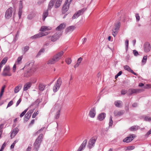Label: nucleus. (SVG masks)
<instances>
[{
	"instance_id": "f257e3e1",
	"label": "nucleus",
	"mask_w": 151,
	"mask_h": 151,
	"mask_svg": "<svg viewBox=\"0 0 151 151\" xmlns=\"http://www.w3.org/2000/svg\"><path fill=\"white\" fill-rule=\"evenodd\" d=\"M50 29H48V27L45 26H42L40 29L41 32L32 36L30 38L32 39H36L37 38H40L44 36L47 35L49 33V32H46L47 30H50Z\"/></svg>"
},
{
	"instance_id": "f03ea898",
	"label": "nucleus",
	"mask_w": 151,
	"mask_h": 151,
	"mask_svg": "<svg viewBox=\"0 0 151 151\" xmlns=\"http://www.w3.org/2000/svg\"><path fill=\"white\" fill-rule=\"evenodd\" d=\"M64 52L61 51L55 55L52 58L50 59L47 61L48 64H52L59 61L60 59Z\"/></svg>"
},
{
	"instance_id": "7ed1b4c3",
	"label": "nucleus",
	"mask_w": 151,
	"mask_h": 151,
	"mask_svg": "<svg viewBox=\"0 0 151 151\" xmlns=\"http://www.w3.org/2000/svg\"><path fill=\"white\" fill-rule=\"evenodd\" d=\"M120 23L119 22H117L115 23L114 27L112 30V35L115 37L118 32L120 26Z\"/></svg>"
},
{
	"instance_id": "20e7f679",
	"label": "nucleus",
	"mask_w": 151,
	"mask_h": 151,
	"mask_svg": "<svg viewBox=\"0 0 151 151\" xmlns=\"http://www.w3.org/2000/svg\"><path fill=\"white\" fill-rule=\"evenodd\" d=\"M43 134H40L37 138L36 139L34 144L35 148L37 150L39 149L40 146L42 141Z\"/></svg>"
},
{
	"instance_id": "39448f33",
	"label": "nucleus",
	"mask_w": 151,
	"mask_h": 151,
	"mask_svg": "<svg viewBox=\"0 0 151 151\" xmlns=\"http://www.w3.org/2000/svg\"><path fill=\"white\" fill-rule=\"evenodd\" d=\"M62 83L61 79L60 78H59L53 88V90L54 92H56L58 90Z\"/></svg>"
},
{
	"instance_id": "423d86ee",
	"label": "nucleus",
	"mask_w": 151,
	"mask_h": 151,
	"mask_svg": "<svg viewBox=\"0 0 151 151\" xmlns=\"http://www.w3.org/2000/svg\"><path fill=\"white\" fill-rule=\"evenodd\" d=\"M62 32H57L54 35L52 36L51 38L52 41L54 42L58 39L60 37L61 35Z\"/></svg>"
},
{
	"instance_id": "0eeeda50",
	"label": "nucleus",
	"mask_w": 151,
	"mask_h": 151,
	"mask_svg": "<svg viewBox=\"0 0 151 151\" xmlns=\"http://www.w3.org/2000/svg\"><path fill=\"white\" fill-rule=\"evenodd\" d=\"M2 75L4 76H11L12 73L10 72V68L9 66H6L2 73Z\"/></svg>"
},
{
	"instance_id": "6e6552de",
	"label": "nucleus",
	"mask_w": 151,
	"mask_h": 151,
	"mask_svg": "<svg viewBox=\"0 0 151 151\" xmlns=\"http://www.w3.org/2000/svg\"><path fill=\"white\" fill-rule=\"evenodd\" d=\"M85 11L84 8H83L81 10L78 11L77 12H76L73 15L72 18L73 19H74L77 18L80 15L82 14Z\"/></svg>"
},
{
	"instance_id": "1a4fd4ad",
	"label": "nucleus",
	"mask_w": 151,
	"mask_h": 151,
	"mask_svg": "<svg viewBox=\"0 0 151 151\" xmlns=\"http://www.w3.org/2000/svg\"><path fill=\"white\" fill-rule=\"evenodd\" d=\"M144 50L145 52H149L151 50V46L149 42H146L143 45Z\"/></svg>"
},
{
	"instance_id": "9d476101",
	"label": "nucleus",
	"mask_w": 151,
	"mask_h": 151,
	"mask_svg": "<svg viewBox=\"0 0 151 151\" xmlns=\"http://www.w3.org/2000/svg\"><path fill=\"white\" fill-rule=\"evenodd\" d=\"M70 4V3L69 2L65 1L62 8V12L63 14L65 13L68 10L69 8Z\"/></svg>"
},
{
	"instance_id": "9b49d317",
	"label": "nucleus",
	"mask_w": 151,
	"mask_h": 151,
	"mask_svg": "<svg viewBox=\"0 0 151 151\" xmlns=\"http://www.w3.org/2000/svg\"><path fill=\"white\" fill-rule=\"evenodd\" d=\"M136 136L134 134H131L129 136L125 139L123 140V141L124 142H126L127 143H129L132 141L134 138Z\"/></svg>"
},
{
	"instance_id": "f8f14e48",
	"label": "nucleus",
	"mask_w": 151,
	"mask_h": 151,
	"mask_svg": "<svg viewBox=\"0 0 151 151\" xmlns=\"http://www.w3.org/2000/svg\"><path fill=\"white\" fill-rule=\"evenodd\" d=\"M142 91L141 89L130 88L128 90V92L129 95H132L133 93H139Z\"/></svg>"
},
{
	"instance_id": "ddd939ff",
	"label": "nucleus",
	"mask_w": 151,
	"mask_h": 151,
	"mask_svg": "<svg viewBox=\"0 0 151 151\" xmlns=\"http://www.w3.org/2000/svg\"><path fill=\"white\" fill-rule=\"evenodd\" d=\"M12 7H10L6 11L5 15L6 19H9L12 17Z\"/></svg>"
},
{
	"instance_id": "4468645a",
	"label": "nucleus",
	"mask_w": 151,
	"mask_h": 151,
	"mask_svg": "<svg viewBox=\"0 0 151 151\" xmlns=\"http://www.w3.org/2000/svg\"><path fill=\"white\" fill-rule=\"evenodd\" d=\"M96 141V139H93V138H91L88 141V147L90 149L92 148L94 146Z\"/></svg>"
},
{
	"instance_id": "2eb2a0df",
	"label": "nucleus",
	"mask_w": 151,
	"mask_h": 151,
	"mask_svg": "<svg viewBox=\"0 0 151 151\" xmlns=\"http://www.w3.org/2000/svg\"><path fill=\"white\" fill-rule=\"evenodd\" d=\"M96 113V108L93 107L90 110L89 113V115L91 118H93L95 117Z\"/></svg>"
},
{
	"instance_id": "dca6fc26",
	"label": "nucleus",
	"mask_w": 151,
	"mask_h": 151,
	"mask_svg": "<svg viewBox=\"0 0 151 151\" xmlns=\"http://www.w3.org/2000/svg\"><path fill=\"white\" fill-rule=\"evenodd\" d=\"M66 27V24L64 23L61 24L55 29L57 32H62V30L64 29Z\"/></svg>"
},
{
	"instance_id": "f3484780",
	"label": "nucleus",
	"mask_w": 151,
	"mask_h": 151,
	"mask_svg": "<svg viewBox=\"0 0 151 151\" xmlns=\"http://www.w3.org/2000/svg\"><path fill=\"white\" fill-rule=\"evenodd\" d=\"M87 139H86L84 140L79 147L77 151H81L83 149H84L87 144Z\"/></svg>"
},
{
	"instance_id": "a211bd4d",
	"label": "nucleus",
	"mask_w": 151,
	"mask_h": 151,
	"mask_svg": "<svg viewBox=\"0 0 151 151\" xmlns=\"http://www.w3.org/2000/svg\"><path fill=\"white\" fill-rule=\"evenodd\" d=\"M32 86V83L30 82H28L26 83L24 86L23 90V91H26L28 89H29Z\"/></svg>"
},
{
	"instance_id": "6ab92c4d",
	"label": "nucleus",
	"mask_w": 151,
	"mask_h": 151,
	"mask_svg": "<svg viewBox=\"0 0 151 151\" xmlns=\"http://www.w3.org/2000/svg\"><path fill=\"white\" fill-rule=\"evenodd\" d=\"M106 114L104 113H102L99 114L97 117V119L101 121L103 120L106 117Z\"/></svg>"
},
{
	"instance_id": "aec40b11",
	"label": "nucleus",
	"mask_w": 151,
	"mask_h": 151,
	"mask_svg": "<svg viewBox=\"0 0 151 151\" xmlns=\"http://www.w3.org/2000/svg\"><path fill=\"white\" fill-rule=\"evenodd\" d=\"M75 28V27L73 26H70L67 28L65 30V32L67 33L68 32H72Z\"/></svg>"
},
{
	"instance_id": "412c9836",
	"label": "nucleus",
	"mask_w": 151,
	"mask_h": 151,
	"mask_svg": "<svg viewBox=\"0 0 151 151\" xmlns=\"http://www.w3.org/2000/svg\"><path fill=\"white\" fill-rule=\"evenodd\" d=\"M18 129L17 128H15L13 129L11 134V138H13L18 133Z\"/></svg>"
},
{
	"instance_id": "4be33fe9",
	"label": "nucleus",
	"mask_w": 151,
	"mask_h": 151,
	"mask_svg": "<svg viewBox=\"0 0 151 151\" xmlns=\"http://www.w3.org/2000/svg\"><path fill=\"white\" fill-rule=\"evenodd\" d=\"M124 113V110H120L119 111H115L114 112V114L115 116H120L122 115Z\"/></svg>"
},
{
	"instance_id": "5701e85b",
	"label": "nucleus",
	"mask_w": 151,
	"mask_h": 151,
	"mask_svg": "<svg viewBox=\"0 0 151 151\" xmlns=\"http://www.w3.org/2000/svg\"><path fill=\"white\" fill-rule=\"evenodd\" d=\"M56 0H51L50 2L48 7L47 10H50L53 7L54 3Z\"/></svg>"
},
{
	"instance_id": "b1692460",
	"label": "nucleus",
	"mask_w": 151,
	"mask_h": 151,
	"mask_svg": "<svg viewBox=\"0 0 151 151\" xmlns=\"http://www.w3.org/2000/svg\"><path fill=\"white\" fill-rule=\"evenodd\" d=\"M22 87V85L21 84H19L17 86H16L14 89V91L15 93H17L19 92Z\"/></svg>"
},
{
	"instance_id": "393cba45",
	"label": "nucleus",
	"mask_w": 151,
	"mask_h": 151,
	"mask_svg": "<svg viewBox=\"0 0 151 151\" xmlns=\"http://www.w3.org/2000/svg\"><path fill=\"white\" fill-rule=\"evenodd\" d=\"M122 102L120 101H116L114 102V105L117 107L120 108L122 107Z\"/></svg>"
},
{
	"instance_id": "a878e982",
	"label": "nucleus",
	"mask_w": 151,
	"mask_h": 151,
	"mask_svg": "<svg viewBox=\"0 0 151 151\" xmlns=\"http://www.w3.org/2000/svg\"><path fill=\"white\" fill-rule=\"evenodd\" d=\"M48 10H46L44 11L42 15V19L44 21L45 20V18L48 15Z\"/></svg>"
},
{
	"instance_id": "bb28decb",
	"label": "nucleus",
	"mask_w": 151,
	"mask_h": 151,
	"mask_svg": "<svg viewBox=\"0 0 151 151\" xmlns=\"http://www.w3.org/2000/svg\"><path fill=\"white\" fill-rule=\"evenodd\" d=\"M45 87V86L42 83H40L38 86V88L40 91H43Z\"/></svg>"
},
{
	"instance_id": "cd10ccee",
	"label": "nucleus",
	"mask_w": 151,
	"mask_h": 151,
	"mask_svg": "<svg viewBox=\"0 0 151 151\" xmlns=\"http://www.w3.org/2000/svg\"><path fill=\"white\" fill-rule=\"evenodd\" d=\"M32 68H31L27 72H25L24 73V76L26 77H29L32 74Z\"/></svg>"
},
{
	"instance_id": "c85d7f7f",
	"label": "nucleus",
	"mask_w": 151,
	"mask_h": 151,
	"mask_svg": "<svg viewBox=\"0 0 151 151\" xmlns=\"http://www.w3.org/2000/svg\"><path fill=\"white\" fill-rule=\"evenodd\" d=\"M62 0H57L55 3V8H58L60 7L61 4Z\"/></svg>"
},
{
	"instance_id": "c756f323",
	"label": "nucleus",
	"mask_w": 151,
	"mask_h": 151,
	"mask_svg": "<svg viewBox=\"0 0 151 151\" xmlns=\"http://www.w3.org/2000/svg\"><path fill=\"white\" fill-rule=\"evenodd\" d=\"M7 60V57L4 58L0 63V66L1 67V65L2 66L3 64L4 65L6 62Z\"/></svg>"
},
{
	"instance_id": "7c9ffc66",
	"label": "nucleus",
	"mask_w": 151,
	"mask_h": 151,
	"mask_svg": "<svg viewBox=\"0 0 151 151\" xmlns=\"http://www.w3.org/2000/svg\"><path fill=\"white\" fill-rule=\"evenodd\" d=\"M60 112V110H58L55 116V118L56 119H58L59 118Z\"/></svg>"
},
{
	"instance_id": "2f4dec72",
	"label": "nucleus",
	"mask_w": 151,
	"mask_h": 151,
	"mask_svg": "<svg viewBox=\"0 0 151 151\" xmlns=\"http://www.w3.org/2000/svg\"><path fill=\"white\" fill-rule=\"evenodd\" d=\"M138 126H133L130 128V129L131 131H136L138 129Z\"/></svg>"
},
{
	"instance_id": "473e14b6",
	"label": "nucleus",
	"mask_w": 151,
	"mask_h": 151,
	"mask_svg": "<svg viewBox=\"0 0 151 151\" xmlns=\"http://www.w3.org/2000/svg\"><path fill=\"white\" fill-rule=\"evenodd\" d=\"M5 88V86L4 85L1 88V91L0 93V97H1L4 92V89Z\"/></svg>"
},
{
	"instance_id": "72a5a7b5",
	"label": "nucleus",
	"mask_w": 151,
	"mask_h": 151,
	"mask_svg": "<svg viewBox=\"0 0 151 151\" xmlns=\"http://www.w3.org/2000/svg\"><path fill=\"white\" fill-rule=\"evenodd\" d=\"M124 69L127 71L130 72L132 69L128 65H126L124 66Z\"/></svg>"
},
{
	"instance_id": "f704fd0d",
	"label": "nucleus",
	"mask_w": 151,
	"mask_h": 151,
	"mask_svg": "<svg viewBox=\"0 0 151 151\" xmlns=\"http://www.w3.org/2000/svg\"><path fill=\"white\" fill-rule=\"evenodd\" d=\"M147 59V55L143 57V59L142 60V63L144 65L146 62Z\"/></svg>"
},
{
	"instance_id": "c9c22d12",
	"label": "nucleus",
	"mask_w": 151,
	"mask_h": 151,
	"mask_svg": "<svg viewBox=\"0 0 151 151\" xmlns=\"http://www.w3.org/2000/svg\"><path fill=\"white\" fill-rule=\"evenodd\" d=\"M35 17V14L33 13L29 14L27 17V18L29 19H32Z\"/></svg>"
},
{
	"instance_id": "e433bc0d",
	"label": "nucleus",
	"mask_w": 151,
	"mask_h": 151,
	"mask_svg": "<svg viewBox=\"0 0 151 151\" xmlns=\"http://www.w3.org/2000/svg\"><path fill=\"white\" fill-rule=\"evenodd\" d=\"M28 109H25L23 112H22L20 115V117H22L27 112Z\"/></svg>"
},
{
	"instance_id": "4c0bfd02",
	"label": "nucleus",
	"mask_w": 151,
	"mask_h": 151,
	"mask_svg": "<svg viewBox=\"0 0 151 151\" xmlns=\"http://www.w3.org/2000/svg\"><path fill=\"white\" fill-rule=\"evenodd\" d=\"M65 61L69 65L71 63L72 60L70 58H68L65 60Z\"/></svg>"
},
{
	"instance_id": "58836bf2",
	"label": "nucleus",
	"mask_w": 151,
	"mask_h": 151,
	"mask_svg": "<svg viewBox=\"0 0 151 151\" xmlns=\"http://www.w3.org/2000/svg\"><path fill=\"white\" fill-rule=\"evenodd\" d=\"M144 120L146 121H151V117H149V116H145L144 118Z\"/></svg>"
},
{
	"instance_id": "ea45409f",
	"label": "nucleus",
	"mask_w": 151,
	"mask_h": 151,
	"mask_svg": "<svg viewBox=\"0 0 151 151\" xmlns=\"http://www.w3.org/2000/svg\"><path fill=\"white\" fill-rule=\"evenodd\" d=\"M31 116V114H30V113H29V111L25 115V116L29 119L30 118Z\"/></svg>"
},
{
	"instance_id": "a19ab883",
	"label": "nucleus",
	"mask_w": 151,
	"mask_h": 151,
	"mask_svg": "<svg viewBox=\"0 0 151 151\" xmlns=\"http://www.w3.org/2000/svg\"><path fill=\"white\" fill-rule=\"evenodd\" d=\"M45 50L44 48H42L39 52L37 55V56L40 55L41 54V53L42 52H43L45 51Z\"/></svg>"
},
{
	"instance_id": "79ce46f5",
	"label": "nucleus",
	"mask_w": 151,
	"mask_h": 151,
	"mask_svg": "<svg viewBox=\"0 0 151 151\" xmlns=\"http://www.w3.org/2000/svg\"><path fill=\"white\" fill-rule=\"evenodd\" d=\"M112 117L111 116L109 119V126H111L113 124V121L112 120Z\"/></svg>"
},
{
	"instance_id": "37998d69",
	"label": "nucleus",
	"mask_w": 151,
	"mask_h": 151,
	"mask_svg": "<svg viewBox=\"0 0 151 151\" xmlns=\"http://www.w3.org/2000/svg\"><path fill=\"white\" fill-rule=\"evenodd\" d=\"M45 128V127H44L42 128L41 129L38 130L37 132L35 133L36 135H37L38 134H39L41 133L42 131Z\"/></svg>"
},
{
	"instance_id": "c03bdc74",
	"label": "nucleus",
	"mask_w": 151,
	"mask_h": 151,
	"mask_svg": "<svg viewBox=\"0 0 151 151\" xmlns=\"http://www.w3.org/2000/svg\"><path fill=\"white\" fill-rule=\"evenodd\" d=\"M125 45H126V50H127L128 47L129 45V41L127 40H126L125 42Z\"/></svg>"
},
{
	"instance_id": "a18cd8bd",
	"label": "nucleus",
	"mask_w": 151,
	"mask_h": 151,
	"mask_svg": "<svg viewBox=\"0 0 151 151\" xmlns=\"http://www.w3.org/2000/svg\"><path fill=\"white\" fill-rule=\"evenodd\" d=\"M22 56H20L18 57L16 63L19 64L20 62H21L22 59Z\"/></svg>"
},
{
	"instance_id": "49530a36",
	"label": "nucleus",
	"mask_w": 151,
	"mask_h": 151,
	"mask_svg": "<svg viewBox=\"0 0 151 151\" xmlns=\"http://www.w3.org/2000/svg\"><path fill=\"white\" fill-rule=\"evenodd\" d=\"M39 112L38 111H37L36 112H35L33 114L32 116V118H35L37 115L39 114Z\"/></svg>"
},
{
	"instance_id": "de8ad7c7",
	"label": "nucleus",
	"mask_w": 151,
	"mask_h": 151,
	"mask_svg": "<svg viewBox=\"0 0 151 151\" xmlns=\"http://www.w3.org/2000/svg\"><path fill=\"white\" fill-rule=\"evenodd\" d=\"M22 9H19V11L18 12V15L19 18L20 19L21 18V16L22 14Z\"/></svg>"
},
{
	"instance_id": "09e8293b",
	"label": "nucleus",
	"mask_w": 151,
	"mask_h": 151,
	"mask_svg": "<svg viewBox=\"0 0 151 151\" xmlns=\"http://www.w3.org/2000/svg\"><path fill=\"white\" fill-rule=\"evenodd\" d=\"M29 49V47L28 46H26L24 47V53L26 52Z\"/></svg>"
},
{
	"instance_id": "8fccbe9b",
	"label": "nucleus",
	"mask_w": 151,
	"mask_h": 151,
	"mask_svg": "<svg viewBox=\"0 0 151 151\" xmlns=\"http://www.w3.org/2000/svg\"><path fill=\"white\" fill-rule=\"evenodd\" d=\"M6 144L5 142L1 146V149L0 150V151H2L3 150H4V148L6 147Z\"/></svg>"
},
{
	"instance_id": "3c124183",
	"label": "nucleus",
	"mask_w": 151,
	"mask_h": 151,
	"mask_svg": "<svg viewBox=\"0 0 151 151\" xmlns=\"http://www.w3.org/2000/svg\"><path fill=\"white\" fill-rule=\"evenodd\" d=\"M135 17L137 21L138 22L140 20V17L139 16V14L137 13L135 15Z\"/></svg>"
},
{
	"instance_id": "603ef678",
	"label": "nucleus",
	"mask_w": 151,
	"mask_h": 151,
	"mask_svg": "<svg viewBox=\"0 0 151 151\" xmlns=\"http://www.w3.org/2000/svg\"><path fill=\"white\" fill-rule=\"evenodd\" d=\"M17 141L16 140L11 145L10 148L11 149H13L14 148L15 144L17 142Z\"/></svg>"
},
{
	"instance_id": "864d4df0",
	"label": "nucleus",
	"mask_w": 151,
	"mask_h": 151,
	"mask_svg": "<svg viewBox=\"0 0 151 151\" xmlns=\"http://www.w3.org/2000/svg\"><path fill=\"white\" fill-rule=\"evenodd\" d=\"M135 147L134 146H130L127 147V150H132L134 149Z\"/></svg>"
},
{
	"instance_id": "5fc2aeb1",
	"label": "nucleus",
	"mask_w": 151,
	"mask_h": 151,
	"mask_svg": "<svg viewBox=\"0 0 151 151\" xmlns=\"http://www.w3.org/2000/svg\"><path fill=\"white\" fill-rule=\"evenodd\" d=\"M23 4L22 1H20L19 4V9H22L23 8Z\"/></svg>"
},
{
	"instance_id": "6e6d98bb",
	"label": "nucleus",
	"mask_w": 151,
	"mask_h": 151,
	"mask_svg": "<svg viewBox=\"0 0 151 151\" xmlns=\"http://www.w3.org/2000/svg\"><path fill=\"white\" fill-rule=\"evenodd\" d=\"M13 104V102L12 101H10L8 104L7 108L8 107H9L11 106Z\"/></svg>"
},
{
	"instance_id": "4d7b16f0",
	"label": "nucleus",
	"mask_w": 151,
	"mask_h": 151,
	"mask_svg": "<svg viewBox=\"0 0 151 151\" xmlns=\"http://www.w3.org/2000/svg\"><path fill=\"white\" fill-rule=\"evenodd\" d=\"M133 53L134 55L135 56H137L138 55H139V53H138V52L135 50H133Z\"/></svg>"
},
{
	"instance_id": "13d9d810",
	"label": "nucleus",
	"mask_w": 151,
	"mask_h": 151,
	"mask_svg": "<svg viewBox=\"0 0 151 151\" xmlns=\"http://www.w3.org/2000/svg\"><path fill=\"white\" fill-rule=\"evenodd\" d=\"M145 88L148 89L151 88V85L150 84H147L144 87Z\"/></svg>"
},
{
	"instance_id": "bf43d9fd",
	"label": "nucleus",
	"mask_w": 151,
	"mask_h": 151,
	"mask_svg": "<svg viewBox=\"0 0 151 151\" xmlns=\"http://www.w3.org/2000/svg\"><path fill=\"white\" fill-rule=\"evenodd\" d=\"M127 91L124 90H122L121 91V94L123 95L127 93Z\"/></svg>"
},
{
	"instance_id": "052dcab7",
	"label": "nucleus",
	"mask_w": 151,
	"mask_h": 151,
	"mask_svg": "<svg viewBox=\"0 0 151 151\" xmlns=\"http://www.w3.org/2000/svg\"><path fill=\"white\" fill-rule=\"evenodd\" d=\"M22 101V99L21 98H20L19 100L17 101L16 103V106H17L19 104H20Z\"/></svg>"
},
{
	"instance_id": "680f3d73",
	"label": "nucleus",
	"mask_w": 151,
	"mask_h": 151,
	"mask_svg": "<svg viewBox=\"0 0 151 151\" xmlns=\"http://www.w3.org/2000/svg\"><path fill=\"white\" fill-rule=\"evenodd\" d=\"M151 134V129H150L146 134V136H148Z\"/></svg>"
},
{
	"instance_id": "e2e57ef3",
	"label": "nucleus",
	"mask_w": 151,
	"mask_h": 151,
	"mask_svg": "<svg viewBox=\"0 0 151 151\" xmlns=\"http://www.w3.org/2000/svg\"><path fill=\"white\" fill-rule=\"evenodd\" d=\"M82 60V58H81L80 57L78 59V60H77V62L80 63H81V61Z\"/></svg>"
},
{
	"instance_id": "0e129e2a",
	"label": "nucleus",
	"mask_w": 151,
	"mask_h": 151,
	"mask_svg": "<svg viewBox=\"0 0 151 151\" xmlns=\"http://www.w3.org/2000/svg\"><path fill=\"white\" fill-rule=\"evenodd\" d=\"M132 106L134 107H136L137 106V104L136 103H134L132 104Z\"/></svg>"
},
{
	"instance_id": "69168bd1",
	"label": "nucleus",
	"mask_w": 151,
	"mask_h": 151,
	"mask_svg": "<svg viewBox=\"0 0 151 151\" xmlns=\"http://www.w3.org/2000/svg\"><path fill=\"white\" fill-rule=\"evenodd\" d=\"M86 40H87L86 38H83L82 39V41H83L82 44H84L86 42Z\"/></svg>"
},
{
	"instance_id": "338daca9",
	"label": "nucleus",
	"mask_w": 151,
	"mask_h": 151,
	"mask_svg": "<svg viewBox=\"0 0 151 151\" xmlns=\"http://www.w3.org/2000/svg\"><path fill=\"white\" fill-rule=\"evenodd\" d=\"M16 64H14V65L13 69V70L14 71V72H15V71L16 70Z\"/></svg>"
},
{
	"instance_id": "774afa93",
	"label": "nucleus",
	"mask_w": 151,
	"mask_h": 151,
	"mask_svg": "<svg viewBox=\"0 0 151 151\" xmlns=\"http://www.w3.org/2000/svg\"><path fill=\"white\" fill-rule=\"evenodd\" d=\"M80 63H79L77 62V63L75 65L74 67L75 68L78 67V66L79 65H80Z\"/></svg>"
}]
</instances>
